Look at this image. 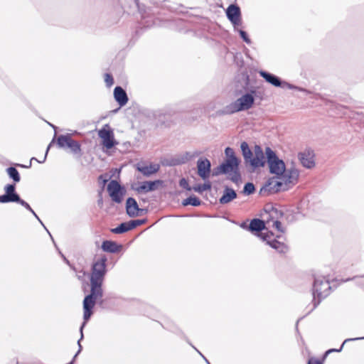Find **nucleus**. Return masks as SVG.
<instances>
[{
    "label": "nucleus",
    "mask_w": 364,
    "mask_h": 364,
    "mask_svg": "<svg viewBox=\"0 0 364 364\" xmlns=\"http://www.w3.org/2000/svg\"><path fill=\"white\" fill-rule=\"evenodd\" d=\"M107 192L112 200L121 203L125 195V190L116 181H111L107 185Z\"/></svg>",
    "instance_id": "39448f33"
},
{
    "label": "nucleus",
    "mask_w": 364,
    "mask_h": 364,
    "mask_svg": "<svg viewBox=\"0 0 364 364\" xmlns=\"http://www.w3.org/2000/svg\"><path fill=\"white\" fill-rule=\"evenodd\" d=\"M269 171L275 177L268 180L263 188L268 191L277 192L286 190L289 185L296 182L299 176L298 171L291 166H286L284 162L279 159L275 153L267 148L265 149Z\"/></svg>",
    "instance_id": "f257e3e1"
},
{
    "label": "nucleus",
    "mask_w": 364,
    "mask_h": 364,
    "mask_svg": "<svg viewBox=\"0 0 364 364\" xmlns=\"http://www.w3.org/2000/svg\"><path fill=\"white\" fill-rule=\"evenodd\" d=\"M48 149H49V146H48V149H47V151H46V155H45V156L43 158V160H42V161H39V162H40V163L43 162V161L46 160V155H47V153H48Z\"/></svg>",
    "instance_id": "e433bc0d"
},
{
    "label": "nucleus",
    "mask_w": 364,
    "mask_h": 364,
    "mask_svg": "<svg viewBox=\"0 0 364 364\" xmlns=\"http://www.w3.org/2000/svg\"><path fill=\"white\" fill-rule=\"evenodd\" d=\"M240 148L245 159L246 161H247L250 156L252 155L253 150L251 151L250 149L249 146L246 142H242L240 145Z\"/></svg>",
    "instance_id": "aec40b11"
},
{
    "label": "nucleus",
    "mask_w": 364,
    "mask_h": 364,
    "mask_svg": "<svg viewBox=\"0 0 364 364\" xmlns=\"http://www.w3.org/2000/svg\"><path fill=\"white\" fill-rule=\"evenodd\" d=\"M19 200V197L16 194H11V195H3L0 196V202L1 203H8V202H16Z\"/></svg>",
    "instance_id": "412c9836"
},
{
    "label": "nucleus",
    "mask_w": 364,
    "mask_h": 364,
    "mask_svg": "<svg viewBox=\"0 0 364 364\" xmlns=\"http://www.w3.org/2000/svg\"><path fill=\"white\" fill-rule=\"evenodd\" d=\"M14 186L13 185H8L6 186L5 188V191H6V195H11V194H16L14 193Z\"/></svg>",
    "instance_id": "7c9ffc66"
},
{
    "label": "nucleus",
    "mask_w": 364,
    "mask_h": 364,
    "mask_svg": "<svg viewBox=\"0 0 364 364\" xmlns=\"http://www.w3.org/2000/svg\"><path fill=\"white\" fill-rule=\"evenodd\" d=\"M267 156L259 146H255L253 153L247 162L252 167L259 168L264 166L266 162Z\"/></svg>",
    "instance_id": "423d86ee"
},
{
    "label": "nucleus",
    "mask_w": 364,
    "mask_h": 364,
    "mask_svg": "<svg viewBox=\"0 0 364 364\" xmlns=\"http://www.w3.org/2000/svg\"><path fill=\"white\" fill-rule=\"evenodd\" d=\"M135 228V222L122 223L119 227L112 230L114 233H122Z\"/></svg>",
    "instance_id": "a211bd4d"
},
{
    "label": "nucleus",
    "mask_w": 364,
    "mask_h": 364,
    "mask_svg": "<svg viewBox=\"0 0 364 364\" xmlns=\"http://www.w3.org/2000/svg\"><path fill=\"white\" fill-rule=\"evenodd\" d=\"M261 76H262L265 80L272 84V85L275 87H279L282 89H294L295 87L291 85V84L286 82L284 81H281L279 77L277 76L272 75L270 73H266L264 71H261L260 73Z\"/></svg>",
    "instance_id": "6e6552de"
},
{
    "label": "nucleus",
    "mask_w": 364,
    "mask_h": 364,
    "mask_svg": "<svg viewBox=\"0 0 364 364\" xmlns=\"http://www.w3.org/2000/svg\"><path fill=\"white\" fill-rule=\"evenodd\" d=\"M8 174L16 182L20 181V176L17 170L14 168H9L7 169Z\"/></svg>",
    "instance_id": "393cba45"
},
{
    "label": "nucleus",
    "mask_w": 364,
    "mask_h": 364,
    "mask_svg": "<svg viewBox=\"0 0 364 364\" xmlns=\"http://www.w3.org/2000/svg\"><path fill=\"white\" fill-rule=\"evenodd\" d=\"M180 185L181 187L187 189V190H191V188L188 186V182L185 179V178H182L181 181H180Z\"/></svg>",
    "instance_id": "2f4dec72"
},
{
    "label": "nucleus",
    "mask_w": 364,
    "mask_h": 364,
    "mask_svg": "<svg viewBox=\"0 0 364 364\" xmlns=\"http://www.w3.org/2000/svg\"><path fill=\"white\" fill-rule=\"evenodd\" d=\"M308 364H320L319 361L314 358L309 359Z\"/></svg>",
    "instance_id": "f704fd0d"
},
{
    "label": "nucleus",
    "mask_w": 364,
    "mask_h": 364,
    "mask_svg": "<svg viewBox=\"0 0 364 364\" xmlns=\"http://www.w3.org/2000/svg\"><path fill=\"white\" fill-rule=\"evenodd\" d=\"M299 158L302 165L308 168L314 166V154L312 151L305 150L299 154Z\"/></svg>",
    "instance_id": "9d476101"
},
{
    "label": "nucleus",
    "mask_w": 364,
    "mask_h": 364,
    "mask_svg": "<svg viewBox=\"0 0 364 364\" xmlns=\"http://www.w3.org/2000/svg\"><path fill=\"white\" fill-rule=\"evenodd\" d=\"M113 91H124L121 87L117 86Z\"/></svg>",
    "instance_id": "c9c22d12"
},
{
    "label": "nucleus",
    "mask_w": 364,
    "mask_h": 364,
    "mask_svg": "<svg viewBox=\"0 0 364 364\" xmlns=\"http://www.w3.org/2000/svg\"><path fill=\"white\" fill-rule=\"evenodd\" d=\"M240 36L242 37V38L247 43H250V40L249 39V38L247 37V35L245 31H240Z\"/></svg>",
    "instance_id": "473e14b6"
},
{
    "label": "nucleus",
    "mask_w": 364,
    "mask_h": 364,
    "mask_svg": "<svg viewBox=\"0 0 364 364\" xmlns=\"http://www.w3.org/2000/svg\"><path fill=\"white\" fill-rule=\"evenodd\" d=\"M104 80L107 87H110L114 84V78L111 74L106 73L104 76Z\"/></svg>",
    "instance_id": "cd10ccee"
},
{
    "label": "nucleus",
    "mask_w": 364,
    "mask_h": 364,
    "mask_svg": "<svg viewBox=\"0 0 364 364\" xmlns=\"http://www.w3.org/2000/svg\"><path fill=\"white\" fill-rule=\"evenodd\" d=\"M264 223L262 220L258 219L253 220L250 225V228L252 231L262 230H264Z\"/></svg>",
    "instance_id": "6ab92c4d"
},
{
    "label": "nucleus",
    "mask_w": 364,
    "mask_h": 364,
    "mask_svg": "<svg viewBox=\"0 0 364 364\" xmlns=\"http://www.w3.org/2000/svg\"><path fill=\"white\" fill-rule=\"evenodd\" d=\"M67 149H69L71 151L77 152L80 150V146L76 141L71 139L70 143L67 146Z\"/></svg>",
    "instance_id": "c85d7f7f"
},
{
    "label": "nucleus",
    "mask_w": 364,
    "mask_h": 364,
    "mask_svg": "<svg viewBox=\"0 0 364 364\" xmlns=\"http://www.w3.org/2000/svg\"><path fill=\"white\" fill-rule=\"evenodd\" d=\"M226 14L232 23H237L240 19V9L239 6L235 4H231L228 7Z\"/></svg>",
    "instance_id": "9b49d317"
},
{
    "label": "nucleus",
    "mask_w": 364,
    "mask_h": 364,
    "mask_svg": "<svg viewBox=\"0 0 364 364\" xmlns=\"http://www.w3.org/2000/svg\"><path fill=\"white\" fill-rule=\"evenodd\" d=\"M270 235H264L262 233V239L268 244H269L273 248L277 250L279 252H284L286 250L285 245L282 242L277 240H272Z\"/></svg>",
    "instance_id": "4468645a"
},
{
    "label": "nucleus",
    "mask_w": 364,
    "mask_h": 364,
    "mask_svg": "<svg viewBox=\"0 0 364 364\" xmlns=\"http://www.w3.org/2000/svg\"><path fill=\"white\" fill-rule=\"evenodd\" d=\"M254 102V96L251 92L241 93L236 100L228 105L225 112L228 114L248 109Z\"/></svg>",
    "instance_id": "20e7f679"
},
{
    "label": "nucleus",
    "mask_w": 364,
    "mask_h": 364,
    "mask_svg": "<svg viewBox=\"0 0 364 364\" xmlns=\"http://www.w3.org/2000/svg\"><path fill=\"white\" fill-rule=\"evenodd\" d=\"M157 183L154 181H144L134 187V189L138 192H148L154 190Z\"/></svg>",
    "instance_id": "2eb2a0df"
},
{
    "label": "nucleus",
    "mask_w": 364,
    "mask_h": 364,
    "mask_svg": "<svg viewBox=\"0 0 364 364\" xmlns=\"http://www.w3.org/2000/svg\"><path fill=\"white\" fill-rule=\"evenodd\" d=\"M134 222H135V227L142 223V221H141V220H135Z\"/></svg>",
    "instance_id": "4c0bfd02"
},
{
    "label": "nucleus",
    "mask_w": 364,
    "mask_h": 364,
    "mask_svg": "<svg viewBox=\"0 0 364 364\" xmlns=\"http://www.w3.org/2000/svg\"><path fill=\"white\" fill-rule=\"evenodd\" d=\"M237 194L233 189L226 188H225L223 196L220 198V203L226 204L236 198Z\"/></svg>",
    "instance_id": "ddd939ff"
},
{
    "label": "nucleus",
    "mask_w": 364,
    "mask_h": 364,
    "mask_svg": "<svg viewBox=\"0 0 364 364\" xmlns=\"http://www.w3.org/2000/svg\"><path fill=\"white\" fill-rule=\"evenodd\" d=\"M138 169L144 175H151L156 173L159 170V165L149 164L146 166H140L138 168Z\"/></svg>",
    "instance_id": "f3484780"
},
{
    "label": "nucleus",
    "mask_w": 364,
    "mask_h": 364,
    "mask_svg": "<svg viewBox=\"0 0 364 364\" xmlns=\"http://www.w3.org/2000/svg\"><path fill=\"white\" fill-rule=\"evenodd\" d=\"M183 204L184 205H191L197 206V205H199L200 204V201L196 197L191 196L188 198L186 199L183 202Z\"/></svg>",
    "instance_id": "b1692460"
},
{
    "label": "nucleus",
    "mask_w": 364,
    "mask_h": 364,
    "mask_svg": "<svg viewBox=\"0 0 364 364\" xmlns=\"http://www.w3.org/2000/svg\"><path fill=\"white\" fill-rule=\"evenodd\" d=\"M71 139L68 136H60L58 139V144L61 148H66L70 143Z\"/></svg>",
    "instance_id": "5701e85b"
},
{
    "label": "nucleus",
    "mask_w": 364,
    "mask_h": 364,
    "mask_svg": "<svg viewBox=\"0 0 364 364\" xmlns=\"http://www.w3.org/2000/svg\"><path fill=\"white\" fill-rule=\"evenodd\" d=\"M210 188V185L209 183H204L203 185H201V186H196L193 188V189L195 191L199 192V193H201V192L208 190Z\"/></svg>",
    "instance_id": "bb28decb"
},
{
    "label": "nucleus",
    "mask_w": 364,
    "mask_h": 364,
    "mask_svg": "<svg viewBox=\"0 0 364 364\" xmlns=\"http://www.w3.org/2000/svg\"><path fill=\"white\" fill-rule=\"evenodd\" d=\"M105 261L104 258L96 262L93 266L91 276V294L87 296L83 301L84 319L87 321L91 314V310L95 306V300L101 296V284L105 273Z\"/></svg>",
    "instance_id": "f03ea898"
},
{
    "label": "nucleus",
    "mask_w": 364,
    "mask_h": 364,
    "mask_svg": "<svg viewBox=\"0 0 364 364\" xmlns=\"http://www.w3.org/2000/svg\"><path fill=\"white\" fill-rule=\"evenodd\" d=\"M225 161L221 166V168L224 173L230 175L232 181L237 183L240 181V176L237 171L240 160L236 157L232 149L230 147L225 149Z\"/></svg>",
    "instance_id": "7ed1b4c3"
},
{
    "label": "nucleus",
    "mask_w": 364,
    "mask_h": 364,
    "mask_svg": "<svg viewBox=\"0 0 364 364\" xmlns=\"http://www.w3.org/2000/svg\"><path fill=\"white\" fill-rule=\"evenodd\" d=\"M99 136L106 149H111L116 144L113 132L108 125H105L99 131Z\"/></svg>",
    "instance_id": "0eeeda50"
},
{
    "label": "nucleus",
    "mask_w": 364,
    "mask_h": 364,
    "mask_svg": "<svg viewBox=\"0 0 364 364\" xmlns=\"http://www.w3.org/2000/svg\"><path fill=\"white\" fill-rule=\"evenodd\" d=\"M127 212L130 216L132 217L139 215L140 210L138 208V205L134 199L131 198L127 199Z\"/></svg>",
    "instance_id": "f8f14e48"
},
{
    "label": "nucleus",
    "mask_w": 364,
    "mask_h": 364,
    "mask_svg": "<svg viewBox=\"0 0 364 364\" xmlns=\"http://www.w3.org/2000/svg\"><path fill=\"white\" fill-rule=\"evenodd\" d=\"M267 224L269 228H273L276 229L279 232L282 231L281 223L279 221H277V220L273 221L272 225H270V222L269 221H267Z\"/></svg>",
    "instance_id": "c756f323"
},
{
    "label": "nucleus",
    "mask_w": 364,
    "mask_h": 364,
    "mask_svg": "<svg viewBox=\"0 0 364 364\" xmlns=\"http://www.w3.org/2000/svg\"><path fill=\"white\" fill-rule=\"evenodd\" d=\"M255 186L252 183H247L245 185L243 193L247 195L252 194L255 192Z\"/></svg>",
    "instance_id": "a878e982"
},
{
    "label": "nucleus",
    "mask_w": 364,
    "mask_h": 364,
    "mask_svg": "<svg viewBox=\"0 0 364 364\" xmlns=\"http://www.w3.org/2000/svg\"><path fill=\"white\" fill-rule=\"evenodd\" d=\"M102 248L105 252H116L121 250V246L112 241H105L102 243Z\"/></svg>",
    "instance_id": "dca6fc26"
},
{
    "label": "nucleus",
    "mask_w": 364,
    "mask_h": 364,
    "mask_svg": "<svg viewBox=\"0 0 364 364\" xmlns=\"http://www.w3.org/2000/svg\"><path fill=\"white\" fill-rule=\"evenodd\" d=\"M210 161L204 157L198 159L197 161L198 174L203 179L209 177L210 173Z\"/></svg>",
    "instance_id": "1a4fd4ad"
},
{
    "label": "nucleus",
    "mask_w": 364,
    "mask_h": 364,
    "mask_svg": "<svg viewBox=\"0 0 364 364\" xmlns=\"http://www.w3.org/2000/svg\"><path fill=\"white\" fill-rule=\"evenodd\" d=\"M114 98L121 106L125 105L128 100L126 92H114Z\"/></svg>",
    "instance_id": "4be33fe9"
},
{
    "label": "nucleus",
    "mask_w": 364,
    "mask_h": 364,
    "mask_svg": "<svg viewBox=\"0 0 364 364\" xmlns=\"http://www.w3.org/2000/svg\"><path fill=\"white\" fill-rule=\"evenodd\" d=\"M18 202H19L22 205L25 206L27 209H28L30 211H31V212H32V213H33L36 217H37V216H36V213H34V211L31 209V208L30 207V205H29L27 203H26V202H25V201H23V200H21L20 199H19V200H18Z\"/></svg>",
    "instance_id": "72a5a7b5"
}]
</instances>
